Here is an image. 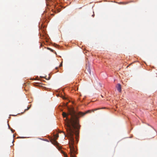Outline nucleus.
Returning <instances> with one entry per match:
<instances>
[{"instance_id":"f257e3e1","label":"nucleus","mask_w":157,"mask_h":157,"mask_svg":"<svg viewBox=\"0 0 157 157\" xmlns=\"http://www.w3.org/2000/svg\"><path fill=\"white\" fill-rule=\"evenodd\" d=\"M99 109H95L89 110L85 113L79 112L77 113L73 110L70 112V118L67 117V114L63 112L62 115L64 117H66L65 121V127L67 131V136L69 140V144L70 150L71 157H75V154L76 151L74 146V136L75 134L77 136L78 134L79 129L80 126L78 122V117H82L86 114L90 113V111L94 112Z\"/></svg>"},{"instance_id":"f03ea898","label":"nucleus","mask_w":157,"mask_h":157,"mask_svg":"<svg viewBox=\"0 0 157 157\" xmlns=\"http://www.w3.org/2000/svg\"><path fill=\"white\" fill-rule=\"evenodd\" d=\"M85 71L86 74L91 75V70L89 65L87 66L86 65Z\"/></svg>"},{"instance_id":"7ed1b4c3","label":"nucleus","mask_w":157,"mask_h":157,"mask_svg":"<svg viewBox=\"0 0 157 157\" xmlns=\"http://www.w3.org/2000/svg\"><path fill=\"white\" fill-rule=\"evenodd\" d=\"M59 137V135L58 134H57L54 136V138L55 139V140H54L53 144L57 145L58 144V142L56 141V140L57 139V138Z\"/></svg>"},{"instance_id":"20e7f679","label":"nucleus","mask_w":157,"mask_h":157,"mask_svg":"<svg viewBox=\"0 0 157 157\" xmlns=\"http://www.w3.org/2000/svg\"><path fill=\"white\" fill-rule=\"evenodd\" d=\"M116 88L117 90L119 92H120L121 91V84L120 83H118L116 86Z\"/></svg>"},{"instance_id":"39448f33","label":"nucleus","mask_w":157,"mask_h":157,"mask_svg":"<svg viewBox=\"0 0 157 157\" xmlns=\"http://www.w3.org/2000/svg\"><path fill=\"white\" fill-rule=\"evenodd\" d=\"M30 107H28L27 109H25L24 112L29 110L30 109Z\"/></svg>"},{"instance_id":"423d86ee","label":"nucleus","mask_w":157,"mask_h":157,"mask_svg":"<svg viewBox=\"0 0 157 157\" xmlns=\"http://www.w3.org/2000/svg\"><path fill=\"white\" fill-rule=\"evenodd\" d=\"M63 155H64V157H67V156L66 153L64 152H63Z\"/></svg>"},{"instance_id":"0eeeda50","label":"nucleus","mask_w":157,"mask_h":157,"mask_svg":"<svg viewBox=\"0 0 157 157\" xmlns=\"http://www.w3.org/2000/svg\"><path fill=\"white\" fill-rule=\"evenodd\" d=\"M43 36H44V34L42 35L41 33H40V36L41 37H42V36L43 37Z\"/></svg>"},{"instance_id":"6e6552de","label":"nucleus","mask_w":157,"mask_h":157,"mask_svg":"<svg viewBox=\"0 0 157 157\" xmlns=\"http://www.w3.org/2000/svg\"><path fill=\"white\" fill-rule=\"evenodd\" d=\"M62 63H61L60 64V65H59V67H62Z\"/></svg>"},{"instance_id":"1a4fd4ad","label":"nucleus","mask_w":157,"mask_h":157,"mask_svg":"<svg viewBox=\"0 0 157 157\" xmlns=\"http://www.w3.org/2000/svg\"><path fill=\"white\" fill-rule=\"evenodd\" d=\"M62 97L64 99H66V98L64 97V96H62Z\"/></svg>"},{"instance_id":"9d476101","label":"nucleus","mask_w":157,"mask_h":157,"mask_svg":"<svg viewBox=\"0 0 157 157\" xmlns=\"http://www.w3.org/2000/svg\"><path fill=\"white\" fill-rule=\"evenodd\" d=\"M63 132L64 133V135H65V136H66V135L65 134V133L64 132Z\"/></svg>"},{"instance_id":"9b49d317","label":"nucleus","mask_w":157,"mask_h":157,"mask_svg":"<svg viewBox=\"0 0 157 157\" xmlns=\"http://www.w3.org/2000/svg\"><path fill=\"white\" fill-rule=\"evenodd\" d=\"M94 14L93 15H92V16L93 17H94Z\"/></svg>"},{"instance_id":"f8f14e48","label":"nucleus","mask_w":157,"mask_h":157,"mask_svg":"<svg viewBox=\"0 0 157 157\" xmlns=\"http://www.w3.org/2000/svg\"><path fill=\"white\" fill-rule=\"evenodd\" d=\"M76 140H77V137L76 138Z\"/></svg>"},{"instance_id":"ddd939ff","label":"nucleus","mask_w":157,"mask_h":157,"mask_svg":"<svg viewBox=\"0 0 157 157\" xmlns=\"http://www.w3.org/2000/svg\"><path fill=\"white\" fill-rule=\"evenodd\" d=\"M101 97H103L102 96V95H101Z\"/></svg>"}]
</instances>
